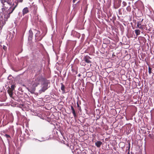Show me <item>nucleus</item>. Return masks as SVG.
Listing matches in <instances>:
<instances>
[{"label": "nucleus", "mask_w": 154, "mask_h": 154, "mask_svg": "<svg viewBox=\"0 0 154 154\" xmlns=\"http://www.w3.org/2000/svg\"><path fill=\"white\" fill-rule=\"evenodd\" d=\"M48 85L47 84V83H44L42 85V89L40 90V91L41 92L43 91L44 92L47 89Z\"/></svg>", "instance_id": "423d86ee"}, {"label": "nucleus", "mask_w": 154, "mask_h": 154, "mask_svg": "<svg viewBox=\"0 0 154 154\" xmlns=\"http://www.w3.org/2000/svg\"><path fill=\"white\" fill-rule=\"evenodd\" d=\"M107 26H106V30H107Z\"/></svg>", "instance_id": "2f4dec72"}, {"label": "nucleus", "mask_w": 154, "mask_h": 154, "mask_svg": "<svg viewBox=\"0 0 154 154\" xmlns=\"http://www.w3.org/2000/svg\"><path fill=\"white\" fill-rule=\"evenodd\" d=\"M106 122H107V121L108 120V118H106Z\"/></svg>", "instance_id": "c85d7f7f"}, {"label": "nucleus", "mask_w": 154, "mask_h": 154, "mask_svg": "<svg viewBox=\"0 0 154 154\" xmlns=\"http://www.w3.org/2000/svg\"><path fill=\"white\" fill-rule=\"evenodd\" d=\"M101 144L102 142L99 141H97L95 143L96 145L98 147H99Z\"/></svg>", "instance_id": "9d476101"}, {"label": "nucleus", "mask_w": 154, "mask_h": 154, "mask_svg": "<svg viewBox=\"0 0 154 154\" xmlns=\"http://www.w3.org/2000/svg\"><path fill=\"white\" fill-rule=\"evenodd\" d=\"M5 23L3 20H0V31L2 29V27L4 25Z\"/></svg>", "instance_id": "6e6552de"}, {"label": "nucleus", "mask_w": 154, "mask_h": 154, "mask_svg": "<svg viewBox=\"0 0 154 154\" xmlns=\"http://www.w3.org/2000/svg\"><path fill=\"white\" fill-rule=\"evenodd\" d=\"M108 103V105L110 106V107H112L113 106L114 104L112 103V102H109V100L107 101V100H106V103Z\"/></svg>", "instance_id": "dca6fc26"}, {"label": "nucleus", "mask_w": 154, "mask_h": 154, "mask_svg": "<svg viewBox=\"0 0 154 154\" xmlns=\"http://www.w3.org/2000/svg\"><path fill=\"white\" fill-rule=\"evenodd\" d=\"M110 67H108V68H110Z\"/></svg>", "instance_id": "c9c22d12"}, {"label": "nucleus", "mask_w": 154, "mask_h": 154, "mask_svg": "<svg viewBox=\"0 0 154 154\" xmlns=\"http://www.w3.org/2000/svg\"><path fill=\"white\" fill-rule=\"evenodd\" d=\"M71 109H72V113L74 115V116H75V110H74L73 107L72 106L71 107Z\"/></svg>", "instance_id": "f3484780"}, {"label": "nucleus", "mask_w": 154, "mask_h": 154, "mask_svg": "<svg viewBox=\"0 0 154 154\" xmlns=\"http://www.w3.org/2000/svg\"><path fill=\"white\" fill-rule=\"evenodd\" d=\"M106 5L107 6V5ZM107 6L108 8H109V7H108V6Z\"/></svg>", "instance_id": "72a5a7b5"}, {"label": "nucleus", "mask_w": 154, "mask_h": 154, "mask_svg": "<svg viewBox=\"0 0 154 154\" xmlns=\"http://www.w3.org/2000/svg\"><path fill=\"white\" fill-rule=\"evenodd\" d=\"M122 1L121 0H116L114 4V8H118L121 5Z\"/></svg>", "instance_id": "20e7f679"}, {"label": "nucleus", "mask_w": 154, "mask_h": 154, "mask_svg": "<svg viewBox=\"0 0 154 154\" xmlns=\"http://www.w3.org/2000/svg\"><path fill=\"white\" fill-rule=\"evenodd\" d=\"M112 100H113V99H111V100H110V101H112Z\"/></svg>", "instance_id": "473e14b6"}, {"label": "nucleus", "mask_w": 154, "mask_h": 154, "mask_svg": "<svg viewBox=\"0 0 154 154\" xmlns=\"http://www.w3.org/2000/svg\"><path fill=\"white\" fill-rule=\"evenodd\" d=\"M85 61L87 63H90L91 62L89 60V57H86L85 58Z\"/></svg>", "instance_id": "f8f14e48"}, {"label": "nucleus", "mask_w": 154, "mask_h": 154, "mask_svg": "<svg viewBox=\"0 0 154 154\" xmlns=\"http://www.w3.org/2000/svg\"><path fill=\"white\" fill-rule=\"evenodd\" d=\"M107 128H108V127L106 125V131L107 130Z\"/></svg>", "instance_id": "c756f323"}, {"label": "nucleus", "mask_w": 154, "mask_h": 154, "mask_svg": "<svg viewBox=\"0 0 154 154\" xmlns=\"http://www.w3.org/2000/svg\"><path fill=\"white\" fill-rule=\"evenodd\" d=\"M3 48L5 50H6L7 49L6 47L5 46H3Z\"/></svg>", "instance_id": "393cba45"}, {"label": "nucleus", "mask_w": 154, "mask_h": 154, "mask_svg": "<svg viewBox=\"0 0 154 154\" xmlns=\"http://www.w3.org/2000/svg\"><path fill=\"white\" fill-rule=\"evenodd\" d=\"M131 9V8H130V6H128L126 8V10L127 11H130V9Z\"/></svg>", "instance_id": "412c9836"}, {"label": "nucleus", "mask_w": 154, "mask_h": 154, "mask_svg": "<svg viewBox=\"0 0 154 154\" xmlns=\"http://www.w3.org/2000/svg\"><path fill=\"white\" fill-rule=\"evenodd\" d=\"M148 72L149 74L152 73V68L149 67L148 68Z\"/></svg>", "instance_id": "6ab92c4d"}, {"label": "nucleus", "mask_w": 154, "mask_h": 154, "mask_svg": "<svg viewBox=\"0 0 154 154\" xmlns=\"http://www.w3.org/2000/svg\"><path fill=\"white\" fill-rule=\"evenodd\" d=\"M61 89L63 91H64V86L63 85H62L61 87Z\"/></svg>", "instance_id": "5701e85b"}, {"label": "nucleus", "mask_w": 154, "mask_h": 154, "mask_svg": "<svg viewBox=\"0 0 154 154\" xmlns=\"http://www.w3.org/2000/svg\"><path fill=\"white\" fill-rule=\"evenodd\" d=\"M110 134H108L106 132V141L109 140V139L110 138Z\"/></svg>", "instance_id": "2eb2a0df"}, {"label": "nucleus", "mask_w": 154, "mask_h": 154, "mask_svg": "<svg viewBox=\"0 0 154 154\" xmlns=\"http://www.w3.org/2000/svg\"><path fill=\"white\" fill-rule=\"evenodd\" d=\"M41 79L40 78H38L33 82L32 85L29 88V91L32 93H33L35 90V87L41 82Z\"/></svg>", "instance_id": "f257e3e1"}, {"label": "nucleus", "mask_w": 154, "mask_h": 154, "mask_svg": "<svg viewBox=\"0 0 154 154\" xmlns=\"http://www.w3.org/2000/svg\"><path fill=\"white\" fill-rule=\"evenodd\" d=\"M128 154L129 153V152H128Z\"/></svg>", "instance_id": "e433bc0d"}, {"label": "nucleus", "mask_w": 154, "mask_h": 154, "mask_svg": "<svg viewBox=\"0 0 154 154\" xmlns=\"http://www.w3.org/2000/svg\"><path fill=\"white\" fill-rule=\"evenodd\" d=\"M5 136L6 137H7V138L10 137V136L7 134H6Z\"/></svg>", "instance_id": "a878e982"}, {"label": "nucleus", "mask_w": 154, "mask_h": 154, "mask_svg": "<svg viewBox=\"0 0 154 154\" xmlns=\"http://www.w3.org/2000/svg\"><path fill=\"white\" fill-rule=\"evenodd\" d=\"M112 146V145L109 144V142H106V154H112L113 152L111 147Z\"/></svg>", "instance_id": "f03ea898"}, {"label": "nucleus", "mask_w": 154, "mask_h": 154, "mask_svg": "<svg viewBox=\"0 0 154 154\" xmlns=\"http://www.w3.org/2000/svg\"><path fill=\"white\" fill-rule=\"evenodd\" d=\"M110 40L107 38H106V49H109V48H110L109 50V51L108 52V54H109V52H111L113 51L112 49L110 47V46H111V45L110 43ZM108 54L107 51H106V56H107V54Z\"/></svg>", "instance_id": "7ed1b4c3"}, {"label": "nucleus", "mask_w": 154, "mask_h": 154, "mask_svg": "<svg viewBox=\"0 0 154 154\" xmlns=\"http://www.w3.org/2000/svg\"><path fill=\"white\" fill-rule=\"evenodd\" d=\"M130 143H129V146H128V149H129V150H130Z\"/></svg>", "instance_id": "bb28decb"}, {"label": "nucleus", "mask_w": 154, "mask_h": 154, "mask_svg": "<svg viewBox=\"0 0 154 154\" xmlns=\"http://www.w3.org/2000/svg\"><path fill=\"white\" fill-rule=\"evenodd\" d=\"M143 19H142L141 21H139L137 22V27L140 29H142L143 28V26L141 25V22L143 21Z\"/></svg>", "instance_id": "0eeeda50"}, {"label": "nucleus", "mask_w": 154, "mask_h": 154, "mask_svg": "<svg viewBox=\"0 0 154 154\" xmlns=\"http://www.w3.org/2000/svg\"><path fill=\"white\" fill-rule=\"evenodd\" d=\"M8 92L9 93L10 96H11L12 95V91L13 90H12L11 89H9L8 90Z\"/></svg>", "instance_id": "9b49d317"}, {"label": "nucleus", "mask_w": 154, "mask_h": 154, "mask_svg": "<svg viewBox=\"0 0 154 154\" xmlns=\"http://www.w3.org/2000/svg\"><path fill=\"white\" fill-rule=\"evenodd\" d=\"M107 1L106 4H107L108 6L109 7L111 3V0H107Z\"/></svg>", "instance_id": "ddd939ff"}, {"label": "nucleus", "mask_w": 154, "mask_h": 154, "mask_svg": "<svg viewBox=\"0 0 154 154\" xmlns=\"http://www.w3.org/2000/svg\"><path fill=\"white\" fill-rule=\"evenodd\" d=\"M135 33L137 35H138L140 34V31L139 29H136L135 30Z\"/></svg>", "instance_id": "4468645a"}, {"label": "nucleus", "mask_w": 154, "mask_h": 154, "mask_svg": "<svg viewBox=\"0 0 154 154\" xmlns=\"http://www.w3.org/2000/svg\"><path fill=\"white\" fill-rule=\"evenodd\" d=\"M29 12L27 8H25L23 10V15L28 13Z\"/></svg>", "instance_id": "1a4fd4ad"}, {"label": "nucleus", "mask_w": 154, "mask_h": 154, "mask_svg": "<svg viewBox=\"0 0 154 154\" xmlns=\"http://www.w3.org/2000/svg\"><path fill=\"white\" fill-rule=\"evenodd\" d=\"M33 33L32 31L30 30L29 31V37H32V36Z\"/></svg>", "instance_id": "a211bd4d"}, {"label": "nucleus", "mask_w": 154, "mask_h": 154, "mask_svg": "<svg viewBox=\"0 0 154 154\" xmlns=\"http://www.w3.org/2000/svg\"><path fill=\"white\" fill-rule=\"evenodd\" d=\"M109 132H108V134H110L112 133V130L111 128H110L109 129Z\"/></svg>", "instance_id": "b1692460"}, {"label": "nucleus", "mask_w": 154, "mask_h": 154, "mask_svg": "<svg viewBox=\"0 0 154 154\" xmlns=\"http://www.w3.org/2000/svg\"><path fill=\"white\" fill-rule=\"evenodd\" d=\"M122 4L123 5V6H125L126 5L127 3L123 1L122 2Z\"/></svg>", "instance_id": "4be33fe9"}, {"label": "nucleus", "mask_w": 154, "mask_h": 154, "mask_svg": "<svg viewBox=\"0 0 154 154\" xmlns=\"http://www.w3.org/2000/svg\"><path fill=\"white\" fill-rule=\"evenodd\" d=\"M15 87V86L14 85H12L11 86V89L13 91V90H14Z\"/></svg>", "instance_id": "aec40b11"}, {"label": "nucleus", "mask_w": 154, "mask_h": 154, "mask_svg": "<svg viewBox=\"0 0 154 154\" xmlns=\"http://www.w3.org/2000/svg\"><path fill=\"white\" fill-rule=\"evenodd\" d=\"M106 72H107V73H108V72H107V71H106Z\"/></svg>", "instance_id": "f704fd0d"}, {"label": "nucleus", "mask_w": 154, "mask_h": 154, "mask_svg": "<svg viewBox=\"0 0 154 154\" xmlns=\"http://www.w3.org/2000/svg\"><path fill=\"white\" fill-rule=\"evenodd\" d=\"M107 87H106V92H107Z\"/></svg>", "instance_id": "7c9ffc66"}, {"label": "nucleus", "mask_w": 154, "mask_h": 154, "mask_svg": "<svg viewBox=\"0 0 154 154\" xmlns=\"http://www.w3.org/2000/svg\"><path fill=\"white\" fill-rule=\"evenodd\" d=\"M106 15L108 17V19H106V22H109L112 20L113 18V17L111 15V12L109 11L108 14L106 13Z\"/></svg>", "instance_id": "39448f33"}, {"label": "nucleus", "mask_w": 154, "mask_h": 154, "mask_svg": "<svg viewBox=\"0 0 154 154\" xmlns=\"http://www.w3.org/2000/svg\"><path fill=\"white\" fill-rule=\"evenodd\" d=\"M77 0H73V3H75V1H77Z\"/></svg>", "instance_id": "cd10ccee"}]
</instances>
